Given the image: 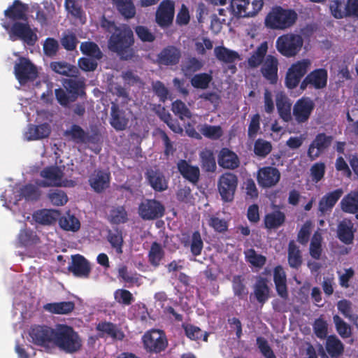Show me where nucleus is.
Returning <instances> with one entry per match:
<instances>
[{
  "instance_id": "obj_25",
  "label": "nucleus",
  "mask_w": 358,
  "mask_h": 358,
  "mask_svg": "<svg viewBox=\"0 0 358 358\" xmlns=\"http://www.w3.org/2000/svg\"><path fill=\"white\" fill-rule=\"evenodd\" d=\"M275 103L280 117L285 122L292 120V103L289 99L283 93L279 92L275 96Z\"/></svg>"
},
{
  "instance_id": "obj_16",
  "label": "nucleus",
  "mask_w": 358,
  "mask_h": 358,
  "mask_svg": "<svg viewBox=\"0 0 358 358\" xmlns=\"http://www.w3.org/2000/svg\"><path fill=\"white\" fill-rule=\"evenodd\" d=\"M174 13V3L171 0H164L160 3L156 11V22L162 28L168 27L173 22Z\"/></svg>"
},
{
  "instance_id": "obj_18",
  "label": "nucleus",
  "mask_w": 358,
  "mask_h": 358,
  "mask_svg": "<svg viewBox=\"0 0 358 358\" xmlns=\"http://www.w3.org/2000/svg\"><path fill=\"white\" fill-rule=\"evenodd\" d=\"M332 140L333 138L331 136H327L324 133L318 134L309 145L307 152L308 157L311 160L317 159L330 146Z\"/></svg>"
},
{
  "instance_id": "obj_48",
  "label": "nucleus",
  "mask_w": 358,
  "mask_h": 358,
  "mask_svg": "<svg viewBox=\"0 0 358 358\" xmlns=\"http://www.w3.org/2000/svg\"><path fill=\"white\" fill-rule=\"evenodd\" d=\"M18 241L22 246H30L38 243L40 238L33 230L25 228L20 231Z\"/></svg>"
},
{
  "instance_id": "obj_29",
  "label": "nucleus",
  "mask_w": 358,
  "mask_h": 358,
  "mask_svg": "<svg viewBox=\"0 0 358 358\" xmlns=\"http://www.w3.org/2000/svg\"><path fill=\"white\" fill-rule=\"evenodd\" d=\"M73 301H59L48 303L43 305V310L53 315H69L75 309Z\"/></svg>"
},
{
  "instance_id": "obj_8",
  "label": "nucleus",
  "mask_w": 358,
  "mask_h": 358,
  "mask_svg": "<svg viewBox=\"0 0 358 358\" xmlns=\"http://www.w3.org/2000/svg\"><path fill=\"white\" fill-rule=\"evenodd\" d=\"M54 330L55 328L46 325L31 326L29 331L31 343L47 350L50 349L53 343Z\"/></svg>"
},
{
  "instance_id": "obj_23",
  "label": "nucleus",
  "mask_w": 358,
  "mask_h": 358,
  "mask_svg": "<svg viewBox=\"0 0 358 358\" xmlns=\"http://www.w3.org/2000/svg\"><path fill=\"white\" fill-rule=\"evenodd\" d=\"M177 169L182 178L189 182L195 185L199 182L200 170L197 166L191 165L185 159H180L177 163Z\"/></svg>"
},
{
  "instance_id": "obj_4",
  "label": "nucleus",
  "mask_w": 358,
  "mask_h": 358,
  "mask_svg": "<svg viewBox=\"0 0 358 358\" xmlns=\"http://www.w3.org/2000/svg\"><path fill=\"white\" fill-rule=\"evenodd\" d=\"M297 18L298 15L294 10L276 6L266 16L265 25L271 29L285 30L292 27Z\"/></svg>"
},
{
  "instance_id": "obj_39",
  "label": "nucleus",
  "mask_w": 358,
  "mask_h": 358,
  "mask_svg": "<svg viewBox=\"0 0 358 358\" xmlns=\"http://www.w3.org/2000/svg\"><path fill=\"white\" fill-rule=\"evenodd\" d=\"M50 134V127L48 123L39 125L29 124L27 132L29 141L41 139L48 137Z\"/></svg>"
},
{
  "instance_id": "obj_58",
  "label": "nucleus",
  "mask_w": 358,
  "mask_h": 358,
  "mask_svg": "<svg viewBox=\"0 0 358 358\" xmlns=\"http://www.w3.org/2000/svg\"><path fill=\"white\" fill-rule=\"evenodd\" d=\"M213 78L210 74L201 73L195 74L191 79V84L194 88L205 90L208 87Z\"/></svg>"
},
{
  "instance_id": "obj_46",
  "label": "nucleus",
  "mask_w": 358,
  "mask_h": 358,
  "mask_svg": "<svg viewBox=\"0 0 358 358\" xmlns=\"http://www.w3.org/2000/svg\"><path fill=\"white\" fill-rule=\"evenodd\" d=\"M50 67L55 72L66 76H76L78 73L75 66L66 62H52L50 63Z\"/></svg>"
},
{
  "instance_id": "obj_53",
  "label": "nucleus",
  "mask_w": 358,
  "mask_h": 358,
  "mask_svg": "<svg viewBox=\"0 0 358 358\" xmlns=\"http://www.w3.org/2000/svg\"><path fill=\"white\" fill-rule=\"evenodd\" d=\"M186 336L192 341L200 339L203 336V341H207L208 334L205 332L203 334L202 330L192 324H182V325Z\"/></svg>"
},
{
  "instance_id": "obj_14",
  "label": "nucleus",
  "mask_w": 358,
  "mask_h": 358,
  "mask_svg": "<svg viewBox=\"0 0 358 358\" xmlns=\"http://www.w3.org/2000/svg\"><path fill=\"white\" fill-rule=\"evenodd\" d=\"M315 108V103L309 97H301L298 99L293 106L292 115L298 124L308 121Z\"/></svg>"
},
{
  "instance_id": "obj_33",
  "label": "nucleus",
  "mask_w": 358,
  "mask_h": 358,
  "mask_svg": "<svg viewBox=\"0 0 358 358\" xmlns=\"http://www.w3.org/2000/svg\"><path fill=\"white\" fill-rule=\"evenodd\" d=\"M253 294L256 300L264 305L270 297V288L266 278L259 277L254 285Z\"/></svg>"
},
{
  "instance_id": "obj_9",
  "label": "nucleus",
  "mask_w": 358,
  "mask_h": 358,
  "mask_svg": "<svg viewBox=\"0 0 358 358\" xmlns=\"http://www.w3.org/2000/svg\"><path fill=\"white\" fill-rule=\"evenodd\" d=\"M238 182V177L233 173H224L219 177L217 189L223 201L231 202L234 200Z\"/></svg>"
},
{
  "instance_id": "obj_55",
  "label": "nucleus",
  "mask_w": 358,
  "mask_h": 358,
  "mask_svg": "<svg viewBox=\"0 0 358 358\" xmlns=\"http://www.w3.org/2000/svg\"><path fill=\"white\" fill-rule=\"evenodd\" d=\"M108 241L111 245L112 248H113L117 254L122 253V245H123V238L122 231L117 229L115 231H112L111 230L108 231L107 236Z\"/></svg>"
},
{
  "instance_id": "obj_1",
  "label": "nucleus",
  "mask_w": 358,
  "mask_h": 358,
  "mask_svg": "<svg viewBox=\"0 0 358 358\" xmlns=\"http://www.w3.org/2000/svg\"><path fill=\"white\" fill-rule=\"evenodd\" d=\"M101 27L110 34L108 40V49L117 54L121 60L128 61L135 57L134 32L127 24L117 25L103 15L100 20Z\"/></svg>"
},
{
  "instance_id": "obj_27",
  "label": "nucleus",
  "mask_w": 358,
  "mask_h": 358,
  "mask_svg": "<svg viewBox=\"0 0 358 358\" xmlns=\"http://www.w3.org/2000/svg\"><path fill=\"white\" fill-rule=\"evenodd\" d=\"M273 281L278 294L284 300H287L289 296L287 278L285 272L281 266L275 267L273 270Z\"/></svg>"
},
{
  "instance_id": "obj_30",
  "label": "nucleus",
  "mask_w": 358,
  "mask_h": 358,
  "mask_svg": "<svg viewBox=\"0 0 358 358\" xmlns=\"http://www.w3.org/2000/svg\"><path fill=\"white\" fill-rule=\"evenodd\" d=\"M64 135L78 143H94L95 136H90L80 126L73 124L69 129L64 132Z\"/></svg>"
},
{
  "instance_id": "obj_28",
  "label": "nucleus",
  "mask_w": 358,
  "mask_h": 358,
  "mask_svg": "<svg viewBox=\"0 0 358 358\" xmlns=\"http://www.w3.org/2000/svg\"><path fill=\"white\" fill-rule=\"evenodd\" d=\"M217 162L221 167L231 170L238 168L240 164L237 155L227 148L220 151Z\"/></svg>"
},
{
  "instance_id": "obj_17",
  "label": "nucleus",
  "mask_w": 358,
  "mask_h": 358,
  "mask_svg": "<svg viewBox=\"0 0 358 358\" xmlns=\"http://www.w3.org/2000/svg\"><path fill=\"white\" fill-rule=\"evenodd\" d=\"M327 71L317 69L308 73L301 83L300 89L305 90L308 87L317 90L322 89L327 85Z\"/></svg>"
},
{
  "instance_id": "obj_2",
  "label": "nucleus",
  "mask_w": 358,
  "mask_h": 358,
  "mask_svg": "<svg viewBox=\"0 0 358 358\" xmlns=\"http://www.w3.org/2000/svg\"><path fill=\"white\" fill-rule=\"evenodd\" d=\"M27 4L20 0H14L12 5L4 10V15L13 22L12 25L8 22L2 23V27L8 31L12 41L21 40L28 45H34L38 40L36 32L27 22Z\"/></svg>"
},
{
  "instance_id": "obj_12",
  "label": "nucleus",
  "mask_w": 358,
  "mask_h": 358,
  "mask_svg": "<svg viewBox=\"0 0 358 358\" xmlns=\"http://www.w3.org/2000/svg\"><path fill=\"white\" fill-rule=\"evenodd\" d=\"M165 208L156 199H144L138 206V213L143 220H154L164 216Z\"/></svg>"
},
{
  "instance_id": "obj_61",
  "label": "nucleus",
  "mask_w": 358,
  "mask_h": 358,
  "mask_svg": "<svg viewBox=\"0 0 358 358\" xmlns=\"http://www.w3.org/2000/svg\"><path fill=\"white\" fill-rule=\"evenodd\" d=\"M200 131L205 137L212 140L219 139L223 134L222 127L219 125L204 124Z\"/></svg>"
},
{
  "instance_id": "obj_54",
  "label": "nucleus",
  "mask_w": 358,
  "mask_h": 358,
  "mask_svg": "<svg viewBox=\"0 0 358 358\" xmlns=\"http://www.w3.org/2000/svg\"><path fill=\"white\" fill-rule=\"evenodd\" d=\"M272 144L270 141L258 138L254 143V153L259 158H265L272 150Z\"/></svg>"
},
{
  "instance_id": "obj_31",
  "label": "nucleus",
  "mask_w": 358,
  "mask_h": 358,
  "mask_svg": "<svg viewBox=\"0 0 358 358\" xmlns=\"http://www.w3.org/2000/svg\"><path fill=\"white\" fill-rule=\"evenodd\" d=\"M285 220L286 216L284 212L279 209L274 210L265 215L264 227L268 230L278 229L285 224Z\"/></svg>"
},
{
  "instance_id": "obj_37",
  "label": "nucleus",
  "mask_w": 358,
  "mask_h": 358,
  "mask_svg": "<svg viewBox=\"0 0 358 358\" xmlns=\"http://www.w3.org/2000/svg\"><path fill=\"white\" fill-rule=\"evenodd\" d=\"M118 13L127 20L131 19L136 14V9L132 0H111Z\"/></svg>"
},
{
  "instance_id": "obj_44",
  "label": "nucleus",
  "mask_w": 358,
  "mask_h": 358,
  "mask_svg": "<svg viewBox=\"0 0 358 358\" xmlns=\"http://www.w3.org/2000/svg\"><path fill=\"white\" fill-rule=\"evenodd\" d=\"M110 224H120L128 221V214L124 206H113L108 216Z\"/></svg>"
},
{
  "instance_id": "obj_49",
  "label": "nucleus",
  "mask_w": 358,
  "mask_h": 358,
  "mask_svg": "<svg viewBox=\"0 0 358 358\" xmlns=\"http://www.w3.org/2000/svg\"><path fill=\"white\" fill-rule=\"evenodd\" d=\"M59 224L62 229L73 232L78 231L80 227L79 220L69 213L59 219Z\"/></svg>"
},
{
  "instance_id": "obj_64",
  "label": "nucleus",
  "mask_w": 358,
  "mask_h": 358,
  "mask_svg": "<svg viewBox=\"0 0 358 358\" xmlns=\"http://www.w3.org/2000/svg\"><path fill=\"white\" fill-rule=\"evenodd\" d=\"M203 63L199 59L192 57L187 59L185 61L182 70L185 74H192L202 69Z\"/></svg>"
},
{
  "instance_id": "obj_47",
  "label": "nucleus",
  "mask_w": 358,
  "mask_h": 358,
  "mask_svg": "<svg viewBox=\"0 0 358 358\" xmlns=\"http://www.w3.org/2000/svg\"><path fill=\"white\" fill-rule=\"evenodd\" d=\"M201 166L206 172H214L216 170V162L213 152L205 150L200 153Z\"/></svg>"
},
{
  "instance_id": "obj_60",
  "label": "nucleus",
  "mask_w": 358,
  "mask_h": 358,
  "mask_svg": "<svg viewBox=\"0 0 358 358\" xmlns=\"http://www.w3.org/2000/svg\"><path fill=\"white\" fill-rule=\"evenodd\" d=\"M118 278L122 279L125 283L129 285L138 284L139 282L138 275L136 273H130L125 265H121L118 268Z\"/></svg>"
},
{
  "instance_id": "obj_11",
  "label": "nucleus",
  "mask_w": 358,
  "mask_h": 358,
  "mask_svg": "<svg viewBox=\"0 0 358 358\" xmlns=\"http://www.w3.org/2000/svg\"><path fill=\"white\" fill-rule=\"evenodd\" d=\"M64 175L63 169L60 166H46L40 172L41 177L44 180L38 181L36 183L41 187H65L66 181L62 180Z\"/></svg>"
},
{
  "instance_id": "obj_5",
  "label": "nucleus",
  "mask_w": 358,
  "mask_h": 358,
  "mask_svg": "<svg viewBox=\"0 0 358 358\" xmlns=\"http://www.w3.org/2000/svg\"><path fill=\"white\" fill-rule=\"evenodd\" d=\"M303 44V39L300 34L290 32L278 37L275 48L282 56L292 57L300 52Z\"/></svg>"
},
{
  "instance_id": "obj_41",
  "label": "nucleus",
  "mask_w": 358,
  "mask_h": 358,
  "mask_svg": "<svg viewBox=\"0 0 358 358\" xmlns=\"http://www.w3.org/2000/svg\"><path fill=\"white\" fill-rule=\"evenodd\" d=\"M214 53L219 61L226 64L234 63L240 57L237 52L229 50L224 46L215 47Z\"/></svg>"
},
{
  "instance_id": "obj_10",
  "label": "nucleus",
  "mask_w": 358,
  "mask_h": 358,
  "mask_svg": "<svg viewBox=\"0 0 358 358\" xmlns=\"http://www.w3.org/2000/svg\"><path fill=\"white\" fill-rule=\"evenodd\" d=\"M310 62L308 59H302L292 64L287 69L285 78V85L289 90L295 89L301 78L306 74Z\"/></svg>"
},
{
  "instance_id": "obj_21",
  "label": "nucleus",
  "mask_w": 358,
  "mask_h": 358,
  "mask_svg": "<svg viewBox=\"0 0 358 358\" xmlns=\"http://www.w3.org/2000/svg\"><path fill=\"white\" fill-rule=\"evenodd\" d=\"M110 180V173L99 169L91 174L89 183L94 192L101 193L109 187Z\"/></svg>"
},
{
  "instance_id": "obj_63",
  "label": "nucleus",
  "mask_w": 358,
  "mask_h": 358,
  "mask_svg": "<svg viewBox=\"0 0 358 358\" xmlns=\"http://www.w3.org/2000/svg\"><path fill=\"white\" fill-rule=\"evenodd\" d=\"M322 237L321 235L315 233L310 244V255L315 259H320L322 254Z\"/></svg>"
},
{
  "instance_id": "obj_57",
  "label": "nucleus",
  "mask_w": 358,
  "mask_h": 358,
  "mask_svg": "<svg viewBox=\"0 0 358 358\" xmlns=\"http://www.w3.org/2000/svg\"><path fill=\"white\" fill-rule=\"evenodd\" d=\"M171 110L181 120H184L185 118L190 119L192 117L190 110L181 100L178 99L172 103Z\"/></svg>"
},
{
  "instance_id": "obj_22",
  "label": "nucleus",
  "mask_w": 358,
  "mask_h": 358,
  "mask_svg": "<svg viewBox=\"0 0 358 358\" xmlns=\"http://www.w3.org/2000/svg\"><path fill=\"white\" fill-rule=\"evenodd\" d=\"M181 57L180 50L173 45H168L157 55V62L160 65L173 66L178 64Z\"/></svg>"
},
{
  "instance_id": "obj_13",
  "label": "nucleus",
  "mask_w": 358,
  "mask_h": 358,
  "mask_svg": "<svg viewBox=\"0 0 358 358\" xmlns=\"http://www.w3.org/2000/svg\"><path fill=\"white\" fill-rule=\"evenodd\" d=\"M14 73L17 80L20 84H25L29 81H34L38 76L36 66L26 57H20L19 62L14 66Z\"/></svg>"
},
{
  "instance_id": "obj_56",
  "label": "nucleus",
  "mask_w": 358,
  "mask_h": 358,
  "mask_svg": "<svg viewBox=\"0 0 358 358\" xmlns=\"http://www.w3.org/2000/svg\"><path fill=\"white\" fill-rule=\"evenodd\" d=\"M41 195L38 187L33 184H27L20 189V196L27 201H36Z\"/></svg>"
},
{
  "instance_id": "obj_3",
  "label": "nucleus",
  "mask_w": 358,
  "mask_h": 358,
  "mask_svg": "<svg viewBox=\"0 0 358 358\" xmlns=\"http://www.w3.org/2000/svg\"><path fill=\"white\" fill-rule=\"evenodd\" d=\"M53 345L66 353L73 354L81 349L82 339L71 326L57 324L54 330Z\"/></svg>"
},
{
  "instance_id": "obj_20",
  "label": "nucleus",
  "mask_w": 358,
  "mask_h": 358,
  "mask_svg": "<svg viewBox=\"0 0 358 358\" xmlns=\"http://www.w3.org/2000/svg\"><path fill=\"white\" fill-rule=\"evenodd\" d=\"M68 269L78 278H88L91 271L88 261L80 255L72 256L71 264Z\"/></svg>"
},
{
  "instance_id": "obj_42",
  "label": "nucleus",
  "mask_w": 358,
  "mask_h": 358,
  "mask_svg": "<svg viewBox=\"0 0 358 358\" xmlns=\"http://www.w3.org/2000/svg\"><path fill=\"white\" fill-rule=\"evenodd\" d=\"M288 263L293 268H299L302 264L301 252L294 241L288 244Z\"/></svg>"
},
{
  "instance_id": "obj_19",
  "label": "nucleus",
  "mask_w": 358,
  "mask_h": 358,
  "mask_svg": "<svg viewBox=\"0 0 358 358\" xmlns=\"http://www.w3.org/2000/svg\"><path fill=\"white\" fill-rule=\"evenodd\" d=\"M278 59L273 55H268L261 66L260 72L263 78L271 85H275L278 80Z\"/></svg>"
},
{
  "instance_id": "obj_45",
  "label": "nucleus",
  "mask_w": 358,
  "mask_h": 358,
  "mask_svg": "<svg viewBox=\"0 0 358 358\" xmlns=\"http://www.w3.org/2000/svg\"><path fill=\"white\" fill-rule=\"evenodd\" d=\"M165 255L160 243L155 241L152 243L148 252V261L154 267H158Z\"/></svg>"
},
{
  "instance_id": "obj_36",
  "label": "nucleus",
  "mask_w": 358,
  "mask_h": 358,
  "mask_svg": "<svg viewBox=\"0 0 358 358\" xmlns=\"http://www.w3.org/2000/svg\"><path fill=\"white\" fill-rule=\"evenodd\" d=\"M63 86L71 96V101H75L79 96L85 94V83L83 80L76 78L64 79Z\"/></svg>"
},
{
  "instance_id": "obj_6",
  "label": "nucleus",
  "mask_w": 358,
  "mask_h": 358,
  "mask_svg": "<svg viewBox=\"0 0 358 358\" xmlns=\"http://www.w3.org/2000/svg\"><path fill=\"white\" fill-rule=\"evenodd\" d=\"M142 343L148 353L159 354L168 347V340L164 331L152 329L146 331L142 336Z\"/></svg>"
},
{
  "instance_id": "obj_40",
  "label": "nucleus",
  "mask_w": 358,
  "mask_h": 358,
  "mask_svg": "<svg viewBox=\"0 0 358 358\" xmlns=\"http://www.w3.org/2000/svg\"><path fill=\"white\" fill-rule=\"evenodd\" d=\"M182 243L185 247L189 246L190 252L193 256H199L203 248V242L199 231H194L191 236L190 241H182Z\"/></svg>"
},
{
  "instance_id": "obj_38",
  "label": "nucleus",
  "mask_w": 358,
  "mask_h": 358,
  "mask_svg": "<svg viewBox=\"0 0 358 358\" xmlns=\"http://www.w3.org/2000/svg\"><path fill=\"white\" fill-rule=\"evenodd\" d=\"M268 50L266 42L262 43L248 59V64L251 69H256L264 63Z\"/></svg>"
},
{
  "instance_id": "obj_62",
  "label": "nucleus",
  "mask_w": 358,
  "mask_h": 358,
  "mask_svg": "<svg viewBox=\"0 0 358 358\" xmlns=\"http://www.w3.org/2000/svg\"><path fill=\"white\" fill-rule=\"evenodd\" d=\"M115 301L122 305L129 306L134 301L133 294L127 289H118L114 293Z\"/></svg>"
},
{
  "instance_id": "obj_7",
  "label": "nucleus",
  "mask_w": 358,
  "mask_h": 358,
  "mask_svg": "<svg viewBox=\"0 0 358 358\" xmlns=\"http://www.w3.org/2000/svg\"><path fill=\"white\" fill-rule=\"evenodd\" d=\"M263 6V0H231L230 3L232 13L236 17L255 16Z\"/></svg>"
},
{
  "instance_id": "obj_24",
  "label": "nucleus",
  "mask_w": 358,
  "mask_h": 358,
  "mask_svg": "<svg viewBox=\"0 0 358 358\" xmlns=\"http://www.w3.org/2000/svg\"><path fill=\"white\" fill-rule=\"evenodd\" d=\"M129 123L125 111L120 108L117 103H112L110 108V124L116 131L124 130Z\"/></svg>"
},
{
  "instance_id": "obj_43",
  "label": "nucleus",
  "mask_w": 358,
  "mask_h": 358,
  "mask_svg": "<svg viewBox=\"0 0 358 358\" xmlns=\"http://www.w3.org/2000/svg\"><path fill=\"white\" fill-rule=\"evenodd\" d=\"M341 208L345 213H358V192H352L345 196L341 201Z\"/></svg>"
},
{
  "instance_id": "obj_15",
  "label": "nucleus",
  "mask_w": 358,
  "mask_h": 358,
  "mask_svg": "<svg viewBox=\"0 0 358 358\" xmlns=\"http://www.w3.org/2000/svg\"><path fill=\"white\" fill-rule=\"evenodd\" d=\"M280 171L273 166L259 168L257 173V181L262 188H270L276 185L280 180Z\"/></svg>"
},
{
  "instance_id": "obj_26",
  "label": "nucleus",
  "mask_w": 358,
  "mask_h": 358,
  "mask_svg": "<svg viewBox=\"0 0 358 358\" xmlns=\"http://www.w3.org/2000/svg\"><path fill=\"white\" fill-rule=\"evenodd\" d=\"M96 329L99 332V336L101 338L107 336L113 340L122 341L124 337V333L117 325L110 322L105 321L98 323Z\"/></svg>"
},
{
  "instance_id": "obj_52",
  "label": "nucleus",
  "mask_w": 358,
  "mask_h": 358,
  "mask_svg": "<svg viewBox=\"0 0 358 358\" xmlns=\"http://www.w3.org/2000/svg\"><path fill=\"white\" fill-rule=\"evenodd\" d=\"M80 51L83 54L99 60L103 57V53L99 45L94 42L86 41L83 42L80 46Z\"/></svg>"
},
{
  "instance_id": "obj_35",
  "label": "nucleus",
  "mask_w": 358,
  "mask_h": 358,
  "mask_svg": "<svg viewBox=\"0 0 358 358\" xmlns=\"http://www.w3.org/2000/svg\"><path fill=\"white\" fill-rule=\"evenodd\" d=\"M59 215V213L58 210L41 209L35 211L32 215V217L36 223L42 225H51L57 221Z\"/></svg>"
},
{
  "instance_id": "obj_51",
  "label": "nucleus",
  "mask_w": 358,
  "mask_h": 358,
  "mask_svg": "<svg viewBox=\"0 0 358 358\" xmlns=\"http://www.w3.org/2000/svg\"><path fill=\"white\" fill-rule=\"evenodd\" d=\"M245 280L241 275H234L232 278V289L234 296L239 299H243L248 294V288L245 284Z\"/></svg>"
},
{
  "instance_id": "obj_34",
  "label": "nucleus",
  "mask_w": 358,
  "mask_h": 358,
  "mask_svg": "<svg viewBox=\"0 0 358 358\" xmlns=\"http://www.w3.org/2000/svg\"><path fill=\"white\" fill-rule=\"evenodd\" d=\"M355 231L352 221L344 220L338 226L337 236L343 243L349 245L353 241Z\"/></svg>"
},
{
  "instance_id": "obj_59",
  "label": "nucleus",
  "mask_w": 358,
  "mask_h": 358,
  "mask_svg": "<svg viewBox=\"0 0 358 358\" xmlns=\"http://www.w3.org/2000/svg\"><path fill=\"white\" fill-rule=\"evenodd\" d=\"M48 198L54 206L65 205L68 201L66 194L60 189H51L48 194Z\"/></svg>"
},
{
  "instance_id": "obj_32",
  "label": "nucleus",
  "mask_w": 358,
  "mask_h": 358,
  "mask_svg": "<svg viewBox=\"0 0 358 358\" xmlns=\"http://www.w3.org/2000/svg\"><path fill=\"white\" fill-rule=\"evenodd\" d=\"M145 178L153 189L162 192L167 188L163 173L158 169H148L145 172Z\"/></svg>"
},
{
  "instance_id": "obj_50",
  "label": "nucleus",
  "mask_w": 358,
  "mask_h": 358,
  "mask_svg": "<svg viewBox=\"0 0 358 358\" xmlns=\"http://www.w3.org/2000/svg\"><path fill=\"white\" fill-rule=\"evenodd\" d=\"M336 204V190L324 195L319 202L318 210L320 216L329 213Z\"/></svg>"
}]
</instances>
